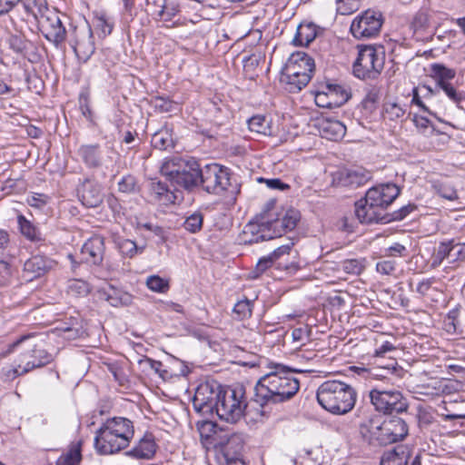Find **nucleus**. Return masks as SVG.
<instances>
[{
  "label": "nucleus",
  "instance_id": "f257e3e1",
  "mask_svg": "<svg viewBox=\"0 0 465 465\" xmlns=\"http://www.w3.org/2000/svg\"><path fill=\"white\" fill-rule=\"evenodd\" d=\"M160 173L165 177L171 189L165 183L152 181L147 202L156 205L161 212L180 203L183 196L182 189L191 191L200 184L201 167L193 157L173 156L160 165Z\"/></svg>",
  "mask_w": 465,
  "mask_h": 465
},
{
  "label": "nucleus",
  "instance_id": "f03ea898",
  "mask_svg": "<svg viewBox=\"0 0 465 465\" xmlns=\"http://www.w3.org/2000/svg\"><path fill=\"white\" fill-rule=\"evenodd\" d=\"M268 368L269 371L259 379L255 386L261 405L280 403L293 397L300 388L299 380L293 373L302 371L281 363H271Z\"/></svg>",
  "mask_w": 465,
  "mask_h": 465
},
{
  "label": "nucleus",
  "instance_id": "7ed1b4c3",
  "mask_svg": "<svg viewBox=\"0 0 465 465\" xmlns=\"http://www.w3.org/2000/svg\"><path fill=\"white\" fill-rule=\"evenodd\" d=\"M301 219L299 211L287 210L281 218L271 219L269 215H262L255 222H250L243 229V242L245 243H257L281 237L283 233L292 232Z\"/></svg>",
  "mask_w": 465,
  "mask_h": 465
},
{
  "label": "nucleus",
  "instance_id": "20e7f679",
  "mask_svg": "<svg viewBox=\"0 0 465 465\" xmlns=\"http://www.w3.org/2000/svg\"><path fill=\"white\" fill-rule=\"evenodd\" d=\"M316 398L325 411L334 415H344L354 408L357 392L344 381L328 380L318 387Z\"/></svg>",
  "mask_w": 465,
  "mask_h": 465
},
{
  "label": "nucleus",
  "instance_id": "39448f33",
  "mask_svg": "<svg viewBox=\"0 0 465 465\" xmlns=\"http://www.w3.org/2000/svg\"><path fill=\"white\" fill-rule=\"evenodd\" d=\"M133 436L134 430L129 420L113 418L106 420L96 431L94 448L99 454H114L126 448Z\"/></svg>",
  "mask_w": 465,
  "mask_h": 465
},
{
  "label": "nucleus",
  "instance_id": "423d86ee",
  "mask_svg": "<svg viewBox=\"0 0 465 465\" xmlns=\"http://www.w3.org/2000/svg\"><path fill=\"white\" fill-rule=\"evenodd\" d=\"M20 350V354L12 370L15 376L41 368L52 361L53 357L32 336L25 335L10 345L9 352Z\"/></svg>",
  "mask_w": 465,
  "mask_h": 465
},
{
  "label": "nucleus",
  "instance_id": "0eeeda50",
  "mask_svg": "<svg viewBox=\"0 0 465 465\" xmlns=\"http://www.w3.org/2000/svg\"><path fill=\"white\" fill-rule=\"evenodd\" d=\"M314 68V60L309 54L303 52L293 53L282 69V81L289 86L290 92H299L312 79Z\"/></svg>",
  "mask_w": 465,
  "mask_h": 465
},
{
  "label": "nucleus",
  "instance_id": "6e6552de",
  "mask_svg": "<svg viewBox=\"0 0 465 465\" xmlns=\"http://www.w3.org/2000/svg\"><path fill=\"white\" fill-rule=\"evenodd\" d=\"M369 439L380 445H388L402 440L408 434V426L399 417L385 419L381 422L371 420L368 427Z\"/></svg>",
  "mask_w": 465,
  "mask_h": 465
},
{
  "label": "nucleus",
  "instance_id": "1a4fd4ad",
  "mask_svg": "<svg viewBox=\"0 0 465 465\" xmlns=\"http://www.w3.org/2000/svg\"><path fill=\"white\" fill-rule=\"evenodd\" d=\"M247 407L242 387L223 388L215 414L227 422H237Z\"/></svg>",
  "mask_w": 465,
  "mask_h": 465
},
{
  "label": "nucleus",
  "instance_id": "9d476101",
  "mask_svg": "<svg viewBox=\"0 0 465 465\" xmlns=\"http://www.w3.org/2000/svg\"><path fill=\"white\" fill-rule=\"evenodd\" d=\"M384 52L373 45L360 47L358 56L353 63V74L359 79H375L383 69Z\"/></svg>",
  "mask_w": 465,
  "mask_h": 465
},
{
  "label": "nucleus",
  "instance_id": "9b49d317",
  "mask_svg": "<svg viewBox=\"0 0 465 465\" xmlns=\"http://www.w3.org/2000/svg\"><path fill=\"white\" fill-rule=\"evenodd\" d=\"M435 91L429 85H422L414 88L412 91L411 104L420 108V112L413 114L412 122L416 128L424 134L431 133L434 129L431 120L428 117L429 115L440 121L437 114L433 112L421 98L423 97L427 101H430Z\"/></svg>",
  "mask_w": 465,
  "mask_h": 465
},
{
  "label": "nucleus",
  "instance_id": "f8f14e48",
  "mask_svg": "<svg viewBox=\"0 0 465 465\" xmlns=\"http://www.w3.org/2000/svg\"><path fill=\"white\" fill-rule=\"evenodd\" d=\"M369 397L374 409L383 414L401 413L408 409L401 391L396 389L383 390L376 387L370 391Z\"/></svg>",
  "mask_w": 465,
  "mask_h": 465
},
{
  "label": "nucleus",
  "instance_id": "ddd939ff",
  "mask_svg": "<svg viewBox=\"0 0 465 465\" xmlns=\"http://www.w3.org/2000/svg\"><path fill=\"white\" fill-rule=\"evenodd\" d=\"M200 183L209 193L220 194L230 185L229 169L216 163L201 168Z\"/></svg>",
  "mask_w": 465,
  "mask_h": 465
},
{
  "label": "nucleus",
  "instance_id": "4468645a",
  "mask_svg": "<svg viewBox=\"0 0 465 465\" xmlns=\"http://www.w3.org/2000/svg\"><path fill=\"white\" fill-rule=\"evenodd\" d=\"M382 23V15L379 11L368 9L352 20L350 31L356 39H369L380 33Z\"/></svg>",
  "mask_w": 465,
  "mask_h": 465
},
{
  "label": "nucleus",
  "instance_id": "2eb2a0df",
  "mask_svg": "<svg viewBox=\"0 0 465 465\" xmlns=\"http://www.w3.org/2000/svg\"><path fill=\"white\" fill-rule=\"evenodd\" d=\"M223 387L217 383H201L193 398V409L203 415L215 413Z\"/></svg>",
  "mask_w": 465,
  "mask_h": 465
},
{
  "label": "nucleus",
  "instance_id": "dca6fc26",
  "mask_svg": "<svg viewBox=\"0 0 465 465\" xmlns=\"http://www.w3.org/2000/svg\"><path fill=\"white\" fill-rule=\"evenodd\" d=\"M351 97L349 90L337 84H324L314 91V101L322 108H337L344 104Z\"/></svg>",
  "mask_w": 465,
  "mask_h": 465
},
{
  "label": "nucleus",
  "instance_id": "f3484780",
  "mask_svg": "<svg viewBox=\"0 0 465 465\" xmlns=\"http://www.w3.org/2000/svg\"><path fill=\"white\" fill-rule=\"evenodd\" d=\"M41 31L46 40L58 46L65 40L66 30L60 15L54 10H49L39 18Z\"/></svg>",
  "mask_w": 465,
  "mask_h": 465
},
{
  "label": "nucleus",
  "instance_id": "a211bd4d",
  "mask_svg": "<svg viewBox=\"0 0 465 465\" xmlns=\"http://www.w3.org/2000/svg\"><path fill=\"white\" fill-rule=\"evenodd\" d=\"M400 188L394 183H385L369 189L365 194V202L383 211L398 197Z\"/></svg>",
  "mask_w": 465,
  "mask_h": 465
},
{
  "label": "nucleus",
  "instance_id": "6ab92c4d",
  "mask_svg": "<svg viewBox=\"0 0 465 465\" xmlns=\"http://www.w3.org/2000/svg\"><path fill=\"white\" fill-rule=\"evenodd\" d=\"M22 3L26 13L39 19L50 9L46 0H0V16L8 15Z\"/></svg>",
  "mask_w": 465,
  "mask_h": 465
},
{
  "label": "nucleus",
  "instance_id": "aec40b11",
  "mask_svg": "<svg viewBox=\"0 0 465 465\" xmlns=\"http://www.w3.org/2000/svg\"><path fill=\"white\" fill-rule=\"evenodd\" d=\"M77 196L82 204L87 208H95L103 203L100 186L85 179L77 188Z\"/></svg>",
  "mask_w": 465,
  "mask_h": 465
},
{
  "label": "nucleus",
  "instance_id": "412c9836",
  "mask_svg": "<svg viewBox=\"0 0 465 465\" xmlns=\"http://www.w3.org/2000/svg\"><path fill=\"white\" fill-rule=\"evenodd\" d=\"M178 5L167 0H147V15L156 21L168 22L177 13Z\"/></svg>",
  "mask_w": 465,
  "mask_h": 465
},
{
  "label": "nucleus",
  "instance_id": "4be33fe9",
  "mask_svg": "<svg viewBox=\"0 0 465 465\" xmlns=\"http://www.w3.org/2000/svg\"><path fill=\"white\" fill-rule=\"evenodd\" d=\"M57 265L56 262L44 255H35L24 264V272L30 279L40 277L53 270Z\"/></svg>",
  "mask_w": 465,
  "mask_h": 465
},
{
  "label": "nucleus",
  "instance_id": "5701e85b",
  "mask_svg": "<svg viewBox=\"0 0 465 465\" xmlns=\"http://www.w3.org/2000/svg\"><path fill=\"white\" fill-rule=\"evenodd\" d=\"M355 215L361 223H386L384 214L376 206L365 202V198L355 203Z\"/></svg>",
  "mask_w": 465,
  "mask_h": 465
},
{
  "label": "nucleus",
  "instance_id": "b1692460",
  "mask_svg": "<svg viewBox=\"0 0 465 465\" xmlns=\"http://www.w3.org/2000/svg\"><path fill=\"white\" fill-rule=\"evenodd\" d=\"M86 262L99 264L103 261L104 253V239L100 236H94L88 239L81 249Z\"/></svg>",
  "mask_w": 465,
  "mask_h": 465
},
{
  "label": "nucleus",
  "instance_id": "393cba45",
  "mask_svg": "<svg viewBox=\"0 0 465 465\" xmlns=\"http://www.w3.org/2000/svg\"><path fill=\"white\" fill-rule=\"evenodd\" d=\"M371 374L375 379L395 382L404 376L405 371L398 364L396 360L391 359L386 365H379L374 368Z\"/></svg>",
  "mask_w": 465,
  "mask_h": 465
},
{
  "label": "nucleus",
  "instance_id": "a878e982",
  "mask_svg": "<svg viewBox=\"0 0 465 465\" xmlns=\"http://www.w3.org/2000/svg\"><path fill=\"white\" fill-rule=\"evenodd\" d=\"M320 133L328 140L341 139L346 134V126L338 120L324 119L320 123Z\"/></svg>",
  "mask_w": 465,
  "mask_h": 465
},
{
  "label": "nucleus",
  "instance_id": "bb28decb",
  "mask_svg": "<svg viewBox=\"0 0 465 465\" xmlns=\"http://www.w3.org/2000/svg\"><path fill=\"white\" fill-rule=\"evenodd\" d=\"M77 153L88 167H98L101 164L99 144H83L78 148Z\"/></svg>",
  "mask_w": 465,
  "mask_h": 465
},
{
  "label": "nucleus",
  "instance_id": "cd10ccee",
  "mask_svg": "<svg viewBox=\"0 0 465 465\" xmlns=\"http://www.w3.org/2000/svg\"><path fill=\"white\" fill-rule=\"evenodd\" d=\"M455 75L454 69L446 67L442 64L435 63L430 65V77L436 82V88L451 84L450 81Z\"/></svg>",
  "mask_w": 465,
  "mask_h": 465
},
{
  "label": "nucleus",
  "instance_id": "c85d7f7f",
  "mask_svg": "<svg viewBox=\"0 0 465 465\" xmlns=\"http://www.w3.org/2000/svg\"><path fill=\"white\" fill-rule=\"evenodd\" d=\"M317 31L313 24H301L297 28L292 43L295 45L307 46L315 39Z\"/></svg>",
  "mask_w": 465,
  "mask_h": 465
},
{
  "label": "nucleus",
  "instance_id": "c756f323",
  "mask_svg": "<svg viewBox=\"0 0 465 465\" xmlns=\"http://www.w3.org/2000/svg\"><path fill=\"white\" fill-rule=\"evenodd\" d=\"M248 128L251 132L262 135H272V120L263 114H256L247 121Z\"/></svg>",
  "mask_w": 465,
  "mask_h": 465
},
{
  "label": "nucleus",
  "instance_id": "7c9ffc66",
  "mask_svg": "<svg viewBox=\"0 0 465 465\" xmlns=\"http://www.w3.org/2000/svg\"><path fill=\"white\" fill-rule=\"evenodd\" d=\"M371 178V173L362 168H352L346 171L342 183L344 185L361 186Z\"/></svg>",
  "mask_w": 465,
  "mask_h": 465
},
{
  "label": "nucleus",
  "instance_id": "2f4dec72",
  "mask_svg": "<svg viewBox=\"0 0 465 465\" xmlns=\"http://www.w3.org/2000/svg\"><path fill=\"white\" fill-rule=\"evenodd\" d=\"M17 223L21 233L29 241L34 242H39L43 241L42 233L36 226H35L24 215H18Z\"/></svg>",
  "mask_w": 465,
  "mask_h": 465
},
{
  "label": "nucleus",
  "instance_id": "473e14b6",
  "mask_svg": "<svg viewBox=\"0 0 465 465\" xmlns=\"http://www.w3.org/2000/svg\"><path fill=\"white\" fill-rule=\"evenodd\" d=\"M454 249V241L441 242L438 245L431 257V264L434 267L440 266L445 259L451 262V254Z\"/></svg>",
  "mask_w": 465,
  "mask_h": 465
},
{
  "label": "nucleus",
  "instance_id": "72a5a7b5",
  "mask_svg": "<svg viewBox=\"0 0 465 465\" xmlns=\"http://www.w3.org/2000/svg\"><path fill=\"white\" fill-rule=\"evenodd\" d=\"M92 38V34H89L88 36L77 41L73 45V49L77 58L82 62H86L94 53V45Z\"/></svg>",
  "mask_w": 465,
  "mask_h": 465
},
{
  "label": "nucleus",
  "instance_id": "f704fd0d",
  "mask_svg": "<svg viewBox=\"0 0 465 465\" xmlns=\"http://www.w3.org/2000/svg\"><path fill=\"white\" fill-rule=\"evenodd\" d=\"M411 26L418 40H421L432 33V28L430 25L429 17L426 13L417 14Z\"/></svg>",
  "mask_w": 465,
  "mask_h": 465
},
{
  "label": "nucleus",
  "instance_id": "c9c22d12",
  "mask_svg": "<svg viewBox=\"0 0 465 465\" xmlns=\"http://www.w3.org/2000/svg\"><path fill=\"white\" fill-rule=\"evenodd\" d=\"M81 458V442H73L68 450L58 458L56 465H78Z\"/></svg>",
  "mask_w": 465,
  "mask_h": 465
},
{
  "label": "nucleus",
  "instance_id": "e433bc0d",
  "mask_svg": "<svg viewBox=\"0 0 465 465\" xmlns=\"http://www.w3.org/2000/svg\"><path fill=\"white\" fill-rule=\"evenodd\" d=\"M293 242L290 241L287 244L281 245L277 249H275L272 252L270 253V255L272 257L273 260H275L277 265V269H283L288 272H292V270L296 269V266L293 263H283L280 262L285 255H288L292 247L293 246Z\"/></svg>",
  "mask_w": 465,
  "mask_h": 465
},
{
  "label": "nucleus",
  "instance_id": "4c0bfd02",
  "mask_svg": "<svg viewBox=\"0 0 465 465\" xmlns=\"http://www.w3.org/2000/svg\"><path fill=\"white\" fill-rule=\"evenodd\" d=\"M339 266L347 274L360 275L365 269V259H347Z\"/></svg>",
  "mask_w": 465,
  "mask_h": 465
},
{
  "label": "nucleus",
  "instance_id": "58836bf2",
  "mask_svg": "<svg viewBox=\"0 0 465 465\" xmlns=\"http://www.w3.org/2000/svg\"><path fill=\"white\" fill-rule=\"evenodd\" d=\"M102 297L112 306L117 307L126 302V297L117 289L109 286L101 292Z\"/></svg>",
  "mask_w": 465,
  "mask_h": 465
},
{
  "label": "nucleus",
  "instance_id": "ea45409f",
  "mask_svg": "<svg viewBox=\"0 0 465 465\" xmlns=\"http://www.w3.org/2000/svg\"><path fill=\"white\" fill-rule=\"evenodd\" d=\"M203 223V213L201 212H194L186 217L183 222V228L191 233H196L202 230Z\"/></svg>",
  "mask_w": 465,
  "mask_h": 465
},
{
  "label": "nucleus",
  "instance_id": "a19ab883",
  "mask_svg": "<svg viewBox=\"0 0 465 465\" xmlns=\"http://www.w3.org/2000/svg\"><path fill=\"white\" fill-rule=\"evenodd\" d=\"M382 114L385 119L394 121L403 117L405 109L398 103L389 102L384 104Z\"/></svg>",
  "mask_w": 465,
  "mask_h": 465
},
{
  "label": "nucleus",
  "instance_id": "79ce46f5",
  "mask_svg": "<svg viewBox=\"0 0 465 465\" xmlns=\"http://www.w3.org/2000/svg\"><path fill=\"white\" fill-rule=\"evenodd\" d=\"M147 366H149L152 373L160 378L162 381H168L173 376V374L169 371L159 361H154L147 357Z\"/></svg>",
  "mask_w": 465,
  "mask_h": 465
},
{
  "label": "nucleus",
  "instance_id": "37998d69",
  "mask_svg": "<svg viewBox=\"0 0 465 465\" xmlns=\"http://www.w3.org/2000/svg\"><path fill=\"white\" fill-rule=\"evenodd\" d=\"M147 288L153 292L165 293L169 288V281L158 275H151L147 277Z\"/></svg>",
  "mask_w": 465,
  "mask_h": 465
},
{
  "label": "nucleus",
  "instance_id": "c03bdc74",
  "mask_svg": "<svg viewBox=\"0 0 465 465\" xmlns=\"http://www.w3.org/2000/svg\"><path fill=\"white\" fill-rule=\"evenodd\" d=\"M151 144L153 148L164 150L171 146L172 139L166 131L160 130L152 135Z\"/></svg>",
  "mask_w": 465,
  "mask_h": 465
},
{
  "label": "nucleus",
  "instance_id": "a18cd8bd",
  "mask_svg": "<svg viewBox=\"0 0 465 465\" xmlns=\"http://www.w3.org/2000/svg\"><path fill=\"white\" fill-rule=\"evenodd\" d=\"M439 88L441 89L447 97L458 107L463 108V103L465 102V93L458 92L452 84H448Z\"/></svg>",
  "mask_w": 465,
  "mask_h": 465
},
{
  "label": "nucleus",
  "instance_id": "49530a36",
  "mask_svg": "<svg viewBox=\"0 0 465 465\" xmlns=\"http://www.w3.org/2000/svg\"><path fill=\"white\" fill-rule=\"evenodd\" d=\"M67 292L74 296H85L89 293V284L78 279L70 280L68 282Z\"/></svg>",
  "mask_w": 465,
  "mask_h": 465
},
{
  "label": "nucleus",
  "instance_id": "de8ad7c7",
  "mask_svg": "<svg viewBox=\"0 0 465 465\" xmlns=\"http://www.w3.org/2000/svg\"><path fill=\"white\" fill-rule=\"evenodd\" d=\"M361 6V0H336L337 12L341 15H348L357 11Z\"/></svg>",
  "mask_w": 465,
  "mask_h": 465
},
{
  "label": "nucleus",
  "instance_id": "09e8293b",
  "mask_svg": "<svg viewBox=\"0 0 465 465\" xmlns=\"http://www.w3.org/2000/svg\"><path fill=\"white\" fill-rule=\"evenodd\" d=\"M433 187L438 195L446 200L454 201L458 199V193L456 189L449 183H437L433 185Z\"/></svg>",
  "mask_w": 465,
  "mask_h": 465
},
{
  "label": "nucleus",
  "instance_id": "8fccbe9b",
  "mask_svg": "<svg viewBox=\"0 0 465 465\" xmlns=\"http://www.w3.org/2000/svg\"><path fill=\"white\" fill-rule=\"evenodd\" d=\"M252 302L247 299L239 301L233 307V313L240 320L246 319L252 315Z\"/></svg>",
  "mask_w": 465,
  "mask_h": 465
},
{
  "label": "nucleus",
  "instance_id": "3c124183",
  "mask_svg": "<svg viewBox=\"0 0 465 465\" xmlns=\"http://www.w3.org/2000/svg\"><path fill=\"white\" fill-rule=\"evenodd\" d=\"M276 263L275 260L272 259V257L268 254L267 256L262 257L259 259L256 267L252 273V278H258L261 274H262L267 269L272 267Z\"/></svg>",
  "mask_w": 465,
  "mask_h": 465
},
{
  "label": "nucleus",
  "instance_id": "603ef678",
  "mask_svg": "<svg viewBox=\"0 0 465 465\" xmlns=\"http://www.w3.org/2000/svg\"><path fill=\"white\" fill-rule=\"evenodd\" d=\"M7 42L9 47L17 54H21L27 49V41L22 35H12Z\"/></svg>",
  "mask_w": 465,
  "mask_h": 465
},
{
  "label": "nucleus",
  "instance_id": "864d4df0",
  "mask_svg": "<svg viewBox=\"0 0 465 465\" xmlns=\"http://www.w3.org/2000/svg\"><path fill=\"white\" fill-rule=\"evenodd\" d=\"M49 196L45 193H34L31 195H28L26 198V203L31 207L36 208V209H42L45 207L47 203L49 202Z\"/></svg>",
  "mask_w": 465,
  "mask_h": 465
},
{
  "label": "nucleus",
  "instance_id": "5fc2aeb1",
  "mask_svg": "<svg viewBox=\"0 0 465 465\" xmlns=\"http://www.w3.org/2000/svg\"><path fill=\"white\" fill-rule=\"evenodd\" d=\"M381 465H407V460L404 455L389 452L381 458Z\"/></svg>",
  "mask_w": 465,
  "mask_h": 465
},
{
  "label": "nucleus",
  "instance_id": "6e6d98bb",
  "mask_svg": "<svg viewBox=\"0 0 465 465\" xmlns=\"http://www.w3.org/2000/svg\"><path fill=\"white\" fill-rule=\"evenodd\" d=\"M118 248L123 255L129 257H133L138 252L136 243L128 239L119 242Z\"/></svg>",
  "mask_w": 465,
  "mask_h": 465
},
{
  "label": "nucleus",
  "instance_id": "4d7b16f0",
  "mask_svg": "<svg viewBox=\"0 0 465 465\" xmlns=\"http://www.w3.org/2000/svg\"><path fill=\"white\" fill-rule=\"evenodd\" d=\"M432 279H422L420 282H419L415 287L413 288V282H409V287L411 291H415L417 293H419L420 296H425L428 294L429 291L431 288L432 284Z\"/></svg>",
  "mask_w": 465,
  "mask_h": 465
},
{
  "label": "nucleus",
  "instance_id": "13d9d810",
  "mask_svg": "<svg viewBox=\"0 0 465 465\" xmlns=\"http://www.w3.org/2000/svg\"><path fill=\"white\" fill-rule=\"evenodd\" d=\"M160 449L157 443L154 440V438L147 433V465H154L153 463H149L154 457H158L160 455Z\"/></svg>",
  "mask_w": 465,
  "mask_h": 465
},
{
  "label": "nucleus",
  "instance_id": "bf43d9fd",
  "mask_svg": "<svg viewBox=\"0 0 465 465\" xmlns=\"http://www.w3.org/2000/svg\"><path fill=\"white\" fill-rule=\"evenodd\" d=\"M396 269V262L394 260H383L376 264V270L379 273L390 275L394 272Z\"/></svg>",
  "mask_w": 465,
  "mask_h": 465
},
{
  "label": "nucleus",
  "instance_id": "052dcab7",
  "mask_svg": "<svg viewBox=\"0 0 465 465\" xmlns=\"http://www.w3.org/2000/svg\"><path fill=\"white\" fill-rule=\"evenodd\" d=\"M11 276L12 271L10 264L5 261H0V286L7 284Z\"/></svg>",
  "mask_w": 465,
  "mask_h": 465
},
{
  "label": "nucleus",
  "instance_id": "680f3d73",
  "mask_svg": "<svg viewBox=\"0 0 465 465\" xmlns=\"http://www.w3.org/2000/svg\"><path fill=\"white\" fill-rule=\"evenodd\" d=\"M416 209L417 206L414 203H408L395 211L392 214V219L397 221L403 220Z\"/></svg>",
  "mask_w": 465,
  "mask_h": 465
},
{
  "label": "nucleus",
  "instance_id": "e2e57ef3",
  "mask_svg": "<svg viewBox=\"0 0 465 465\" xmlns=\"http://www.w3.org/2000/svg\"><path fill=\"white\" fill-rule=\"evenodd\" d=\"M95 26L98 30L101 31V34L103 35V36H106L107 35H110L113 30V25L106 20L104 15L96 17Z\"/></svg>",
  "mask_w": 465,
  "mask_h": 465
},
{
  "label": "nucleus",
  "instance_id": "0e129e2a",
  "mask_svg": "<svg viewBox=\"0 0 465 465\" xmlns=\"http://www.w3.org/2000/svg\"><path fill=\"white\" fill-rule=\"evenodd\" d=\"M309 332L307 327L295 328L292 331V338L293 342L302 343L309 339Z\"/></svg>",
  "mask_w": 465,
  "mask_h": 465
},
{
  "label": "nucleus",
  "instance_id": "69168bd1",
  "mask_svg": "<svg viewBox=\"0 0 465 465\" xmlns=\"http://www.w3.org/2000/svg\"><path fill=\"white\" fill-rule=\"evenodd\" d=\"M260 182H264L268 188L284 191L289 188V185L282 182L281 179L273 178V179H263L260 178Z\"/></svg>",
  "mask_w": 465,
  "mask_h": 465
},
{
  "label": "nucleus",
  "instance_id": "338daca9",
  "mask_svg": "<svg viewBox=\"0 0 465 465\" xmlns=\"http://www.w3.org/2000/svg\"><path fill=\"white\" fill-rule=\"evenodd\" d=\"M147 231H150L151 233L153 234V237H154V242L156 243H163L166 240V232L159 226L152 227L147 223Z\"/></svg>",
  "mask_w": 465,
  "mask_h": 465
},
{
  "label": "nucleus",
  "instance_id": "774afa93",
  "mask_svg": "<svg viewBox=\"0 0 465 465\" xmlns=\"http://www.w3.org/2000/svg\"><path fill=\"white\" fill-rule=\"evenodd\" d=\"M395 350V346L391 341H384L381 346L377 347L374 351L373 355L375 357H383L387 352Z\"/></svg>",
  "mask_w": 465,
  "mask_h": 465
}]
</instances>
